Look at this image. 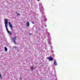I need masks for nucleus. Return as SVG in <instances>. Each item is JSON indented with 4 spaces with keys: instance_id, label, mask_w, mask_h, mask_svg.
<instances>
[{
    "instance_id": "obj_1",
    "label": "nucleus",
    "mask_w": 80,
    "mask_h": 80,
    "mask_svg": "<svg viewBox=\"0 0 80 80\" xmlns=\"http://www.w3.org/2000/svg\"><path fill=\"white\" fill-rule=\"evenodd\" d=\"M8 19H5V20H4V22L5 23V27L6 28V30H7V31L8 32L9 31L8 30V28H7L8 27Z\"/></svg>"
},
{
    "instance_id": "obj_2",
    "label": "nucleus",
    "mask_w": 80,
    "mask_h": 80,
    "mask_svg": "<svg viewBox=\"0 0 80 80\" xmlns=\"http://www.w3.org/2000/svg\"><path fill=\"white\" fill-rule=\"evenodd\" d=\"M48 60H49L50 61H52V60H53V58H52V57H48Z\"/></svg>"
},
{
    "instance_id": "obj_3",
    "label": "nucleus",
    "mask_w": 80,
    "mask_h": 80,
    "mask_svg": "<svg viewBox=\"0 0 80 80\" xmlns=\"http://www.w3.org/2000/svg\"><path fill=\"white\" fill-rule=\"evenodd\" d=\"M9 27L12 28V30H13V27H12V25L11 24V23L10 22H9Z\"/></svg>"
},
{
    "instance_id": "obj_4",
    "label": "nucleus",
    "mask_w": 80,
    "mask_h": 80,
    "mask_svg": "<svg viewBox=\"0 0 80 80\" xmlns=\"http://www.w3.org/2000/svg\"><path fill=\"white\" fill-rule=\"evenodd\" d=\"M17 37H14L13 38H12V40L13 41H14L15 40H16V39H17Z\"/></svg>"
},
{
    "instance_id": "obj_5",
    "label": "nucleus",
    "mask_w": 80,
    "mask_h": 80,
    "mask_svg": "<svg viewBox=\"0 0 80 80\" xmlns=\"http://www.w3.org/2000/svg\"><path fill=\"white\" fill-rule=\"evenodd\" d=\"M54 64L55 65H57V62L55 60L54 61Z\"/></svg>"
},
{
    "instance_id": "obj_6",
    "label": "nucleus",
    "mask_w": 80,
    "mask_h": 80,
    "mask_svg": "<svg viewBox=\"0 0 80 80\" xmlns=\"http://www.w3.org/2000/svg\"><path fill=\"white\" fill-rule=\"evenodd\" d=\"M8 32V33H9V35H12V33L11 31H9Z\"/></svg>"
},
{
    "instance_id": "obj_7",
    "label": "nucleus",
    "mask_w": 80,
    "mask_h": 80,
    "mask_svg": "<svg viewBox=\"0 0 80 80\" xmlns=\"http://www.w3.org/2000/svg\"><path fill=\"white\" fill-rule=\"evenodd\" d=\"M29 25H30V24L29 23V22H27V27H29Z\"/></svg>"
},
{
    "instance_id": "obj_8",
    "label": "nucleus",
    "mask_w": 80,
    "mask_h": 80,
    "mask_svg": "<svg viewBox=\"0 0 80 80\" xmlns=\"http://www.w3.org/2000/svg\"><path fill=\"white\" fill-rule=\"evenodd\" d=\"M7 50H8V49H7V48L5 47V51L6 52H7Z\"/></svg>"
},
{
    "instance_id": "obj_9",
    "label": "nucleus",
    "mask_w": 80,
    "mask_h": 80,
    "mask_svg": "<svg viewBox=\"0 0 80 80\" xmlns=\"http://www.w3.org/2000/svg\"><path fill=\"white\" fill-rule=\"evenodd\" d=\"M13 41L14 42V43H15V44H16L17 43H16V42H15V41Z\"/></svg>"
},
{
    "instance_id": "obj_10",
    "label": "nucleus",
    "mask_w": 80,
    "mask_h": 80,
    "mask_svg": "<svg viewBox=\"0 0 80 80\" xmlns=\"http://www.w3.org/2000/svg\"><path fill=\"white\" fill-rule=\"evenodd\" d=\"M31 70H32V71L33 70V67H32L31 68Z\"/></svg>"
},
{
    "instance_id": "obj_11",
    "label": "nucleus",
    "mask_w": 80,
    "mask_h": 80,
    "mask_svg": "<svg viewBox=\"0 0 80 80\" xmlns=\"http://www.w3.org/2000/svg\"><path fill=\"white\" fill-rule=\"evenodd\" d=\"M17 15H20V14L18 13L17 14Z\"/></svg>"
},
{
    "instance_id": "obj_12",
    "label": "nucleus",
    "mask_w": 80,
    "mask_h": 80,
    "mask_svg": "<svg viewBox=\"0 0 80 80\" xmlns=\"http://www.w3.org/2000/svg\"><path fill=\"white\" fill-rule=\"evenodd\" d=\"M20 80H22V78H20Z\"/></svg>"
},
{
    "instance_id": "obj_13",
    "label": "nucleus",
    "mask_w": 80,
    "mask_h": 80,
    "mask_svg": "<svg viewBox=\"0 0 80 80\" xmlns=\"http://www.w3.org/2000/svg\"><path fill=\"white\" fill-rule=\"evenodd\" d=\"M0 77H2V75H1V74H0Z\"/></svg>"
},
{
    "instance_id": "obj_14",
    "label": "nucleus",
    "mask_w": 80,
    "mask_h": 80,
    "mask_svg": "<svg viewBox=\"0 0 80 80\" xmlns=\"http://www.w3.org/2000/svg\"><path fill=\"white\" fill-rule=\"evenodd\" d=\"M29 35H32V33H30Z\"/></svg>"
},
{
    "instance_id": "obj_15",
    "label": "nucleus",
    "mask_w": 80,
    "mask_h": 80,
    "mask_svg": "<svg viewBox=\"0 0 80 80\" xmlns=\"http://www.w3.org/2000/svg\"><path fill=\"white\" fill-rule=\"evenodd\" d=\"M38 1H40V0H38Z\"/></svg>"
}]
</instances>
